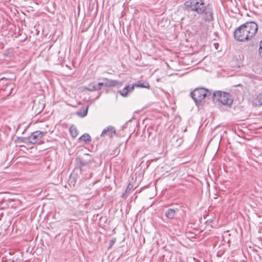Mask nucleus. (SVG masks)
Wrapping results in <instances>:
<instances>
[{
  "mask_svg": "<svg viewBox=\"0 0 262 262\" xmlns=\"http://www.w3.org/2000/svg\"><path fill=\"white\" fill-rule=\"evenodd\" d=\"M86 157H91V155L89 154H85Z\"/></svg>",
  "mask_w": 262,
  "mask_h": 262,
  "instance_id": "obj_23",
  "label": "nucleus"
},
{
  "mask_svg": "<svg viewBox=\"0 0 262 262\" xmlns=\"http://www.w3.org/2000/svg\"><path fill=\"white\" fill-rule=\"evenodd\" d=\"M13 80L12 78H7L6 77H3L0 78V82L3 84L6 85L7 87H9L10 91H11L13 89V84L11 83V81Z\"/></svg>",
  "mask_w": 262,
  "mask_h": 262,
  "instance_id": "obj_9",
  "label": "nucleus"
},
{
  "mask_svg": "<svg viewBox=\"0 0 262 262\" xmlns=\"http://www.w3.org/2000/svg\"><path fill=\"white\" fill-rule=\"evenodd\" d=\"M116 134V129L112 126H108L106 128L104 129L101 134V137H104L105 135L110 137H112Z\"/></svg>",
  "mask_w": 262,
  "mask_h": 262,
  "instance_id": "obj_7",
  "label": "nucleus"
},
{
  "mask_svg": "<svg viewBox=\"0 0 262 262\" xmlns=\"http://www.w3.org/2000/svg\"><path fill=\"white\" fill-rule=\"evenodd\" d=\"M115 242H116V239H112L111 241V242H110V247H112L114 244Z\"/></svg>",
  "mask_w": 262,
  "mask_h": 262,
  "instance_id": "obj_22",
  "label": "nucleus"
},
{
  "mask_svg": "<svg viewBox=\"0 0 262 262\" xmlns=\"http://www.w3.org/2000/svg\"><path fill=\"white\" fill-rule=\"evenodd\" d=\"M79 140L82 141L85 143H88V142L91 141V137L88 134H84L82 135L79 138Z\"/></svg>",
  "mask_w": 262,
  "mask_h": 262,
  "instance_id": "obj_12",
  "label": "nucleus"
},
{
  "mask_svg": "<svg viewBox=\"0 0 262 262\" xmlns=\"http://www.w3.org/2000/svg\"><path fill=\"white\" fill-rule=\"evenodd\" d=\"M257 98H258L260 104H262V92L258 94Z\"/></svg>",
  "mask_w": 262,
  "mask_h": 262,
  "instance_id": "obj_20",
  "label": "nucleus"
},
{
  "mask_svg": "<svg viewBox=\"0 0 262 262\" xmlns=\"http://www.w3.org/2000/svg\"><path fill=\"white\" fill-rule=\"evenodd\" d=\"M96 87L98 88V91L101 89L103 86H104V81L103 82L96 83Z\"/></svg>",
  "mask_w": 262,
  "mask_h": 262,
  "instance_id": "obj_16",
  "label": "nucleus"
},
{
  "mask_svg": "<svg viewBox=\"0 0 262 262\" xmlns=\"http://www.w3.org/2000/svg\"><path fill=\"white\" fill-rule=\"evenodd\" d=\"M88 106L86 108H82L77 112V114L81 117H84L87 115Z\"/></svg>",
  "mask_w": 262,
  "mask_h": 262,
  "instance_id": "obj_14",
  "label": "nucleus"
},
{
  "mask_svg": "<svg viewBox=\"0 0 262 262\" xmlns=\"http://www.w3.org/2000/svg\"><path fill=\"white\" fill-rule=\"evenodd\" d=\"M88 162H91V159H89L88 161H85L84 160L81 161L80 163L82 165H85Z\"/></svg>",
  "mask_w": 262,
  "mask_h": 262,
  "instance_id": "obj_21",
  "label": "nucleus"
},
{
  "mask_svg": "<svg viewBox=\"0 0 262 262\" xmlns=\"http://www.w3.org/2000/svg\"><path fill=\"white\" fill-rule=\"evenodd\" d=\"M134 90L133 85H128L124 87L123 89L119 91V94L123 97H126L129 94L132 93Z\"/></svg>",
  "mask_w": 262,
  "mask_h": 262,
  "instance_id": "obj_8",
  "label": "nucleus"
},
{
  "mask_svg": "<svg viewBox=\"0 0 262 262\" xmlns=\"http://www.w3.org/2000/svg\"><path fill=\"white\" fill-rule=\"evenodd\" d=\"M191 98L194 100L196 105H198L202 102L206 98H211V91L204 88H196L190 93Z\"/></svg>",
  "mask_w": 262,
  "mask_h": 262,
  "instance_id": "obj_3",
  "label": "nucleus"
},
{
  "mask_svg": "<svg viewBox=\"0 0 262 262\" xmlns=\"http://www.w3.org/2000/svg\"><path fill=\"white\" fill-rule=\"evenodd\" d=\"M259 54L262 57V40L259 43Z\"/></svg>",
  "mask_w": 262,
  "mask_h": 262,
  "instance_id": "obj_17",
  "label": "nucleus"
},
{
  "mask_svg": "<svg viewBox=\"0 0 262 262\" xmlns=\"http://www.w3.org/2000/svg\"><path fill=\"white\" fill-rule=\"evenodd\" d=\"M76 183V181H75V180L73 179H70L69 180V184L70 185H73V186H75V184Z\"/></svg>",
  "mask_w": 262,
  "mask_h": 262,
  "instance_id": "obj_19",
  "label": "nucleus"
},
{
  "mask_svg": "<svg viewBox=\"0 0 262 262\" xmlns=\"http://www.w3.org/2000/svg\"><path fill=\"white\" fill-rule=\"evenodd\" d=\"M211 98L214 102H220L222 104L229 107L231 106L233 101L231 95L229 93L221 91H214Z\"/></svg>",
  "mask_w": 262,
  "mask_h": 262,
  "instance_id": "obj_4",
  "label": "nucleus"
},
{
  "mask_svg": "<svg viewBox=\"0 0 262 262\" xmlns=\"http://www.w3.org/2000/svg\"><path fill=\"white\" fill-rule=\"evenodd\" d=\"M184 6L187 9L196 12L199 15H203L205 21L210 22L213 20L212 10L206 5L203 0H188Z\"/></svg>",
  "mask_w": 262,
  "mask_h": 262,
  "instance_id": "obj_1",
  "label": "nucleus"
},
{
  "mask_svg": "<svg viewBox=\"0 0 262 262\" xmlns=\"http://www.w3.org/2000/svg\"><path fill=\"white\" fill-rule=\"evenodd\" d=\"M176 213V210L173 209L169 208L165 212V216L169 219H172L174 218Z\"/></svg>",
  "mask_w": 262,
  "mask_h": 262,
  "instance_id": "obj_11",
  "label": "nucleus"
},
{
  "mask_svg": "<svg viewBox=\"0 0 262 262\" xmlns=\"http://www.w3.org/2000/svg\"><path fill=\"white\" fill-rule=\"evenodd\" d=\"M133 188V186L130 184H129L126 188V191H125V192L126 193H128L129 192V191L132 189Z\"/></svg>",
  "mask_w": 262,
  "mask_h": 262,
  "instance_id": "obj_18",
  "label": "nucleus"
},
{
  "mask_svg": "<svg viewBox=\"0 0 262 262\" xmlns=\"http://www.w3.org/2000/svg\"><path fill=\"white\" fill-rule=\"evenodd\" d=\"M69 132H70V135H71V136L74 138H76L78 135L77 129L76 127L75 126H74V125H72L70 127V128L69 129Z\"/></svg>",
  "mask_w": 262,
  "mask_h": 262,
  "instance_id": "obj_13",
  "label": "nucleus"
},
{
  "mask_svg": "<svg viewBox=\"0 0 262 262\" xmlns=\"http://www.w3.org/2000/svg\"><path fill=\"white\" fill-rule=\"evenodd\" d=\"M85 89L90 91H98V88L96 87V82H93L90 83Z\"/></svg>",
  "mask_w": 262,
  "mask_h": 262,
  "instance_id": "obj_15",
  "label": "nucleus"
},
{
  "mask_svg": "<svg viewBox=\"0 0 262 262\" xmlns=\"http://www.w3.org/2000/svg\"><path fill=\"white\" fill-rule=\"evenodd\" d=\"M101 94V93H100L99 95L96 98V99H98L100 97Z\"/></svg>",
  "mask_w": 262,
  "mask_h": 262,
  "instance_id": "obj_24",
  "label": "nucleus"
},
{
  "mask_svg": "<svg viewBox=\"0 0 262 262\" xmlns=\"http://www.w3.org/2000/svg\"><path fill=\"white\" fill-rule=\"evenodd\" d=\"M104 81V86L105 87H120L122 85L123 83L116 80H112L107 78H104L103 79Z\"/></svg>",
  "mask_w": 262,
  "mask_h": 262,
  "instance_id": "obj_6",
  "label": "nucleus"
},
{
  "mask_svg": "<svg viewBox=\"0 0 262 262\" xmlns=\"http://www.w3.org/2000/svg\"><path fill=\"white\" fill-rule=\"evenodd\" d=\"M134 86V89H135V87L137 88H147L149 89L150 87L149 84L148 82L145 81L142 82L141 81H138L137 83L133 84Z\"/></svg>",
  "mask_w": 262,
  "mask_h": 262,
  "instance_id": "obj_10",
  "label": "nucleus"
},
{
  "mask_svg": "<svg viewBox=\"0 0 262 262\" xmlns=\"http://www.w3.org/2000/svg\"><path fill=\"white\" fill-rule=\"evenodd\" d=\"M45 132H42L40 130L35 131L32 133L30 136L23 138L22 142L35 144L45 135Z\"/></svg>",
  "mask_w": 262,
  "mask_h": 262,
  "instance_id": "obj_5",
  "label": "nucleus"
},
{
  "mask_svg": "<svg viewBox=\"0 0 262 262\" xmlns=\"http://www.w3.org/2000/svg\"><path fill=\"white\" fill-rule=\"evenodd\" d=\"M258 26L255 22H247L235 30L234 32V38L239 41L248 40L255 35Z\"/></svg>",
  "mask_w": 262,
  "mask_h": 262,
  "instance_id": "obj_2",
  "label": "nucleus"
}]
</instances>
